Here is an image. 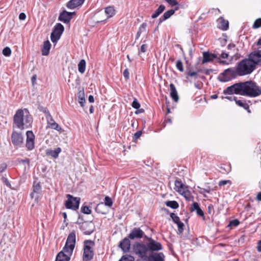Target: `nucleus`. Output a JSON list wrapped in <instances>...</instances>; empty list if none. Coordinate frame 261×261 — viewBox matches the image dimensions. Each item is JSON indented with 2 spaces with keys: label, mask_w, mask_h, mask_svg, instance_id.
Here are the masks:
<instances>
[{
  "label": "nucleus",
  "mask_w": 261,
  "mask_h": 261,
  "mask_svg": "<svg viewBox=\"0 0 261 261\" xmlns=\"http://www.w3.org/2000/svg\"><path fill=\"white\" fill-rule=\"evenodd\" d=\"M145 239L148 241V243L146 245L148 251L154 252L162 249V245L160 242H157L151 238H149L147 236H145Z\"/></svg>",
  "instance_id": "10"
},
{
  "label": "nucleus",
  "mask_w": 261,
  "mask_h": 261,
  "mask_svg": "<svg viewBox=\"0 0 261 261\" xmlns=\"http://www.w3.org/2000/svg\"><path fill=\"white\" fill-rule=\"evenodd\" d=\"M168 4H169L172 6H176L178 5V3L176 0H165Z\"/></svg>",
  "instance_id": "59"
},
{
  "label": "nucleus",
  "mask_w": 261,
  "mask_h": 261,
  "mask_svg": "<svg viewBox=\"0 0 261 261\" xmlns=\"http://www.w3.org/2000/svg\"><path fill=\"white\" fill-rule=\"evenodd\" d=\"M170 89L171 97L175 102H177L179 98L175 86L173 84H170Z\"/></svg>",
  "instance_id": "20"
},
{
  "label": "nucleus",
  "mask_w": 261,
  "mask_h": 261,
  "mask_svg": "<svg viewBox=\"0 0 261 261\" xmlns=\"http://www.w3.org/2000/svg\"><path fill=\"white\" fill-rule=\"evenodd\" d=\"M237 75V69L236 68V70H234L229 68L225 69L223 72L220 75L219 80L222 82H226L235 78Z\"/></svg>",
  "instance_id": "8"
},
{
  "label": "nucleus",
  "mask_w": 261,
  "mask_h": 261,
  "mask_svg": "<svg viewBox=\"0 0 261 261\" xmlns=\"http://www.w3.org/2000/svg\"><path fill=\"white\" fill-rule=\"evenodd\" d=\"M166 204L167 206L173 209H176L179 206L178 203L176 201H168L166 202Z\"/></svg>",
  "instance_id": "29"
},
{
  "label": "nucleus",
  "mask_w": 261,
  "mask_h": 261,
  "mask_svg": "<svg viewBox=\"0 0 261 261\" xmlns=\"http://www.w3.org/2000/svg\"><path fill=\"white\" fill-rule=\"evenodd\" d=\"M81 211L85 214H90L91 213V210L87 206H82Z\"/></svg>",
  "instance_id": "47"
},
{
  "label": "nucleus",
  "mask_w": 261,
  "mask_h": 261,
  "mask_svg": "<svg viewBox=\"0 0 261 261\" xmlns=\"http://www.w3.org/2000/svg\"><path fill=\"white\" fill-rule=\"evenodd\" d=\"M198 188L200 189V191H199V193L202 194L204 197H206L205 193H210L211 188L210 187H207V188H201L199 187H198Z\"/></svg>",
  "instance_id": "33"
},
{
  "label": "nucleus",
  "mask_w": 261,
  "mask_h": 261,
  "mask_svg": "<svg viewBox=\"0 0 261 261\" xmlns=\"http://www.w3.org/2000/svg\"><path fill=\"white\" fill-rule=\"evenodd\" d=\"M123 75L124 77V78L126 80L128 79L129 78V73L128 71V69L127 68H126L123 72Z\"/></svg>",
  "instance_id": "58"
},
{
  "label": "nucleus",
  "mask_w": 261,
  "mask_h": 261,
  "mask_svg": "<svg viewBox=\"0 0 261 261\" xmlns=\"http://www.w3.org/2000/svg\"><path fill=\"white\" fill-rule=\"evenodd\" d=\"M178 9V7H176V8L174 9H171L167 11H166L163 16H171L172 15L174 14V12L175 10H176Z\"/></svg>",
  "instance_id": "49"
},
{
  "label": "nucleus",
  "mask_w": 261,
  "mask_h": 261,
  "mask_svg": "<svg viewBox=\"0 0 261 261\" xmlns=\"http://www.w3.org/2000/svg\"><path fill=\"white\" fill-rule=\"evenodd\" d=\"M132 106L136 109H138L140 107V104L136 98H134L132 103Z\"/></svg>",
  "instance_id": "52"
},
{
  "label": "nucleus",
  "mask_w": 261,
  "mask_h": 261,
  "mask_svg": "<svg viewBox=\"0 0 261 261\" xmlns=\"http://www.w3.org/2000/svg\"><path fill=\"white\" fill-rule=\"evenodd\" d=\"M174 185V189L179 193L180 192H183V190H184L186 189L185 185L183 183H182L181 181H179L178 180H176L175 181Z\"/></svg>",
  "instance_id": "23"
},
{
  "label": "nucleus",
  "mask_w": 261,
  "mask_h": 261,
  "mask_svg": "<svg viewBox=\"0 0 261 261\" xmlns=\"http://www.w3.org/2000/svg\"><path fill=\"white\" fill-rule=\"evenodd\" d=\"M41 187L39 183L34 184L33 186V192L39 193L41 191Z\"/></svg>",
  "instance_id": "48"
},
{
  "label": "nucleus",
  "mask_w": 261,
  "mask_h": 261,
  "mask_svg": "<svg viewBox=\"0 0 261 261\" xmlns=\"http://www.w3.org/2000/svg\"><path fill=\"white\" fill-rule=\"evenodd\" d=\"M85 0H70L67 4L66 7L70 9H73L81 6Z\"/></svg>",
  "instance_id": "17"
},
{
  "label": "nucleus",
  "mask_w": 261,
  "mask_h": 261,
  "mask_svg": "<svg viewBox=\"0 0 261 261\" xmlns=\"http://www.w3.org/2000/svg\"><path fill=\"white\" fill-rule=\"evenodd\" d=\"M225 95L239 94L250 97L261 95V87L252 81L240 82L227 87L223 91Z\"/></svg>",
  "instance_id": "1"
},
{
  "label": "nucleus",
  "mask_w": 261,
  "mask_h": 261,
  "mask_svg": "<svg viewBox=\"0 0 261 261\" xmlns=\"http://www.w3.org/2000/svg\"><path fill=\"white\" fill-rule=\"evenodd\" d=\"M64 31V27L60 23H57L51 33L50 39L53 43H56L60 39Z\"/></svg>",
  "instance_id": "9"
},
{
  "label": "nucleus",
  "mask_w": 261,
  "mask_h": 261,
  "mask_svg": "<svg viewBox=\"0 0 261 261\" xmlns=\"http://www.w3.org/2000/svg\"><path fill=\"white\" fill-rule=\"evenodd\" d=\"M13 122L21 130L31 127L33 118L27 109H18L13 117Z\"/></svg>",
  "instance_id": "3"
},
{
  "label": "nucleus",
  "mask_w": 261,
  "mask_h": 261,
  "mask_svg": "<svg viewBox=\"0 0 261 261\" xmlns=\"http://www.w3.org/2000/svg\"><path fill=\"white\" fill-rule=\"evenodd\" d=\"M178 227V234L181 235L183 233L184 230V224L182 222H178V223H176Z\"/></svg>",
  "instance_id": "36"
},
{
  "label": "nucleus",
  "mask_w": 261,
  "mask_h": 261,
  "mask_svg": "<svg viewBox=\"0 0 261 261\" xmlns=\"http://www.w3.org/2000/svg\"><path fill=\"white\" fill-rule=\"evenodd\" d=\"M257 250L258 252H261V240L258 242Z\"/></svg>",
  "instance_id": "64"
},
{
  "label": "nucleus",
  "mask_w": 261,
  "mask_h": 261,
  "mask_svg": "<svg viewBox=\"0 0 261 261\" xmlns=\"http://www.w3.org/2000/svg\"><path fill=\"white\" fill-rule=\"evenodd\" d=\"M226 98H227V99L229 100L230 101H235L237 100V97H236V96H226L225 97Z\"/></svg>",
  "instance_id": "63"
},
{
  "label": "nucleus",
  "mask_w": 261,
  "mask_h": 261,
  "mask_svg": "<svg viewBox=\"0 0 261 261\" xmlns=\"http://www.w3.org/2000/svg\"><path fill=\"white\" fill-rule=\"evenodd\" d=\"M105 13L108 16H113L115 14V10L113 7L109 6L106 8Z\"/></svg>",
  "instance_id": "28"
},
{
  "label": "nucleus",
  "mask_w": 261,
  "mask_h": 261,
  "mask_svg": "<svg viewBox=\"0 0 261 261\" xmlns=\"http://www.w3.org/2000/svg\"><path fill=\"white\" fill-rule=\"evenodd\" d=\"M142 134V132L141 130L137 131L136 133H135L133 136V140H136L138 139H139L141 135Z\"/></svg>",
  "instance_id": "56"
},
{
  "label": "nucleus",
  "mask_w": 261,
  "mask_h": 261,
  "mask_svg": "<svg viewBox=\"0 0 261 261\" xmlns=\"http://www.w3.org/2000/svg\"><path fill=\"white\" fill-rule=\"evenodd\" d=\"M2 180L5 183L6 185L9 187V188H11V184L10 182L9 181V180H8V179L5 177H2Z\"/></svg>",
  "instance_id": "60"
},
{
  "label": "nucleus",
  "mask_w": 261,
  "mask_h": 261,
  "mask_svg": "<svg viewBox=\"0 0 261 261\" xmlns=\"http://www.w3.org/2000/svg\"><path fill=\"white\" fill-rule=\"evenodd\" d=\"M3 54L6 57H9L11 54V50L10 47H5L3 50Z\"/></svg>",
  "instance_id": "46"
},
{
  "label": "nucleus",
  "mask_w": 261,
  "mask_h": 261,
  "mask_svg": "<svg viewBox=\"0 0 261 261\" xmlns=\"http://www.w3.org/2000/svg\"><path fill=\"white\" fill-rule=\"evenodd\" d=\"M236 103L239 106L244 108L245 110H247L249 113H250V111L249 110V105L246 103L244 100H238L237 99L236 100Z\"/></svg>",
  "instance_id": "26"
},
{
  "label": "nucleus",
  "mask_w": 261,
  "mask_h": 261,
  "mask_svg": "<svg viewBox=\"0 0 261 261\" xmlns=\"http://www.w3.org/2000/svg\"><path fill=\"white\" fill-rule=\"evenodd\" d=\"M207 14L213 15H218L220 14V11L218 9H213L211 10H209Z\"/></svg>",
  "instance_id": "45"
},
{
  "label": "nucleus",
  "mask_w": 261,
  "mask_h": 261,
  "mask_svg": "<svg viewBox=\"0 0 261 261\" xmlns=\"http://www.w3.org/2000/svg\"><path fill=\"white\" fill-rule=\"evenodd\" d=\"M191 212L196 211L197 214L199 216H204V213L203 211L200 208L199 204L195 202H194L190 208Z\"/></svg>",
  "instance_id": "18"
},
{
  "label": "nucleus",
  "mask_w": 261,
  "mask_h": 261,
  "mask_svg": "<svg viewBox=\"0 0 261 261\" xmlns=\"http://www.w3.org/2000/svg\"><path fill=\"white\" fill-rule=\"evenodd\" d=\"M85 68L86 61L85 60L82 59L80 61V62L78 64L79 71L81 73H83L85 71Z\"/></svg>",
  "instance_id": "27"
},
{
  "label": "nucleus",
  "mask_w": 261,
  "mask_h": 261,
  "mask_svg": "<svg viewBox=\"0 0 261 261\" xmlns=\"http://www.w3.org/2000/svg\"><path fill=\"white\" fill-rule=\"evenodd\" d=\"M235 47H236V45L234 44H233V43H230V44H229L227 45V49L228 50H231L232 49H234Z\"/></svg>",
  "instance_id": "62"
},
{
  "label": "nucleus",
  "mask_w": 261,
  "mask_h": 261,
  "mask_svg": "<svg viewBox=\"0 0 261 261\" xmlns=\"http://www.w3.org/2000/svg\"><path fill=\"white\" fill-rule=\"evenodd\" d=\"M104 206V204L103 203L101 202V203H99L98 204H97V205L96 206V207H95V211L97 212V213H101V214H106V212H103L102 211H101V208L102 207Z\"/></svg>",
  "instance_id": "39"
},
{
  "label": "nucleus",
  "mask_w": 261,
  "mask_h": 261,
  "mask_svg": "<svg viewBox=\"0 0 261 261\" xmlns=\"http://www.w3.org/2000/svg\"><path fill=\"white\" fill-rule=\"evenodd\" d=\"M148 48V45L145 44H143L141 45L140 48L139 50V53H145Z\"/></svg>",
  "instance_id": "55"
},
{
  "label": "nucleus",
  "mask_w": 261,
  "mask_h": 261,
  "mask_svg": "<svg viewBox=\"0 0 261 261\" xmlns=\"http://www.w3.org/2000/svg\"><path fill=\"white\" fill-rule=\"evenodd\" d=\"M165 8V7L164 5H160L155 12L152 14L151 16H158L164 11Z\"/></svg>",
  "instance_id": "31"
},
{
  "label": "nucleus",
  "mask_w": 261,
  "mask_h": 261,
  "mask_svg": "<svg viewBox=\"0 0 261 261\" xmlns=\"http://www.w3.org/2000/svg\"><path fill=\"white\" fill-rule=\"evenodd\" d=\"M46 120L47 122V126H49L50 125V123L55 122L49 111H47V113Z\"/></svg>",
  "instance_id": "37"
},
{
  "label": "nucleus",
  "mask_w": 261,
  "mask_h": 261,
  "mask_svg": "<svg viewBox=\"0 0 261 261\" xmlns=\"http://www.w3.org/2000/svg\"><path fill=\"white\" fill-rule=\"evenodd\" d=\"M61 151V149L60 147H57L54 150L47 149L46 150V154L50 155L52 157L56 159L58 157L59 153Z\"/></svg>",
  "instance_id": "22"
},
{
  "label": "nucleus",
  "mask_w": 261,
  "mask_h": 261,
  "mask_svg": "<svg viewBox=\"0 0 261 261\" xmlns=\"http://www.w3.org/2000/svg\"><path fill=\"white\" fill-rule=\"evenodd\" d=\"M148 261H164V254L162 253L151 254L148 257Z\"/></svg>",
  "instance_id": "19"
},
{
  "label": "nucleus",
  "mask_w": 261,
  "mask_h": 261,
  "mask_svg": "<svg viewBox=\"0 0 261 261\" xmlns=\"http://www.w3.org/2000/svg\"><path fill=\"white\" fill-rule=\"evenodd\" d=\"M11 140L14 146L20 147L23 143V138L21 133L13 131L11 135Z\"/></svg>",
  "instance_id": "12"
},
{
  "label": "nucleus",
  "mask_w": 261,
  "mask_h": 261,
  "mask_svg": "<svg viewBox=\"0 0 261 261\" xmlns=\"http://www.w3.org/2000/svg\"><path fill=\"white\" fill-rule=\"evenodd\" d=\"M261 27V18L259 17L258 19H256L253 24V29H258Z\"/></svg>",
  "instance_id": "42"
},
{
  "label": "nucleus",
  "mask_w": 261,
  "mask_h": 261,
  "mask_svg": "<svg viewBox=\"0 0 261 261\" xmlns=\"http://www.w3.org/2000/svg\"><path fill=\"white\" fill-rule=\"evenodd\" d=\"M218 58L217 54L209 53L208 52H204L203 54L202 63L204 64L213 61L215 59Z\"/></svg>",
  "instance_id": "16"
},
{
  "label": "nucleus",
  "mask_w": 261,
  "mask_h": 261,
  "mask_svg": "<svg viewBox=\"0 0 261 261\" xmlns=\"http://www.w3.org/2000/svg\"><path fill=\"white\" fill-rule=\"evenodd\" d=\"M248 59L254 64L255 67L257 65H261V50L254 51L251 53L249 55Z\"/></svg>",
  "instance_id": "13"
},
{
  "label": "nucleus",
  "mask_w": 261,
  "mask_h": 261,
  "mask_svg": "<svg viewBox=\"0 0 261 261\" xmlns=\"http://www.w3.org/2000/svg\"><path fill=\"white\" fill-rule=\"evenodd\" d=\"M198 71H188L186 72V77L187 79H188L189 76L191 77H194V79H197L198 78Z\"/></svg>",
  "instance_id": "30"
},
{
  "label": "nucleus",
  "mask_w": 261,
  "mask_h": 261,
  "mask_svg": "<svg viewBox=\"0 0 261 261\" xmlns=\"http://www.w3.org/2000/svg\"><path fill=\"white\" fill-rule=\"evenodd\" d=\"M51 47V44L48 40L44 42L43 46L41 49L42 55L43 56H47L49 53Z\"/></svg>",
  "instance_id": "21"
},
{
  "label": "nucleus",
  "mask_w": 261,
  "mask_h": 261,
  "mask_svg": "<svg viewBox=\"0 0 261 261\" xmlns=\"http://www.w3.org/2000/svg\"><path fill=\"white\" fill-rule=\"evenodd\" d=\"M217 27L222 31H227L229 28V22L224 17H219L217 20Z\"/></svg>",
  "instance_id": "15"
},
{
  "label": "nucleus",
  "mask_w": 261,
  "mask_h": 261,
  "mask_svg": "<svg viewBox=\"0 0 261 261\" xmlns=\"http://www.w3.org/2000/svg\"><path fill=\"white\" fill-rule=\"evenodd\" d=\"M179 193L183 195L187 200H190L191 193L189 190L185 189L184 190H183V192H180Z\"/></svg>",
  "instance_id": "34"
},
{
  "label": "nucleus",
  "mask_w": 261,
  "mask_h": 261,
  "mask_svg": "<svg viewBox=\"0 0 261 261\" xmlns=\"http://www.w3.org/2000/svg\"><path fill=\"white\" fill-rule=\"evenodd\" d=\"M240 221L238 219H234L229 222L228 226H237L239 225Z\"/></svg>",
  "instance_id": "53"
},
{
  "label": "nucleus",
  "mask_w": 261,
  "mask_h": 261,
  "mask_svg": "<svg viewBox=\"0 0 261 261\" xmlns=\"http://www.w3.org/2000/svg\"><path fill=\"white\" fill-rule=\"evenodd\" d=\"M72 17H59V20L65 23H69Z\"/></svg>",
  "instance_id": "54"
},
{
  "label": "nucleus",
  "mask_w": 261,
  "mask_h": 261,
  "mask_svg": "<svg viewBox=\"0 0 261 261\" xmlns=\"http://www.w3.org/2000/svg\"><path fill=\"white\" fill-rule=\"evenodd\" d=\"M129 240L130 239L127 237L124 238L119 243V247L124 252H127L130 249V242Z\"/></svg>",
  "instance_id": "14"
},
{
  "label": "nucleus",
  "mask_w": 261,
  "mask_h": 261,
  "mask_svg": "<svg viewBox=\"0 0 261 261\" xmlns=\"http://www.w3.org/2000/svg\"><path fill=\"white\" fill-rule=\"evenodd\" d=\"M133 250L135 253L141 258L146 257L148 251L146 244L138 242L134 244Z\"/></svg>",
  "instance_id": "6"
},
{
  "label": "nucleus",
  "mask_w": 261,
  "mask_h": 261,
  "mask_svg": "<svg viewBox=\"0 0 261 261\" xmlns=\"http://www.w3.org/2000/svg\"><path fill=\"white\" fill-rule=\"evenodd\" d=\"M93 17H90L88 19V23L92 27H94L95 25H96V24L97 23H101V22H104L106 20H97L96 21H95L94 23L93 22Z\"/></svg>",
  "instance_id": "43"
},
{
  "label": "nucleus",
  "mask_w": 261,
  "mask_h": 261,
  "mask_svg": "<svg viewBox=\"0 0 261 261\" xmlns=\"http://www.w3.org/2000/svg\"><path fill=\"white\" fill-rule=\"evenodd\" d=\"M66 197L67 199L65 202V206L66 208L74 211L77 210L80 203V198L74 197L70 194H67Z\"/></svg>",
  "instance_id": "7"
},
{
  "label": "nucleus",
  "mask_w": 261,
  "mask_h": 261,
  "mask_svg": "<svg viewBox=\"0 0 261 261\" xmlns=\"http://www.w3.org/2000/svg\"><path fill=\"white\" fill-rule=\"evenodd\" d=\"M27 141H34L35 135L31 130H28L26 133Z\"/></svg>",
  "instance_id": "32"
},
{
  "label": "nucleus",
  "mask_w": 261,
  "mask_h": 261,
  "mask_svg": "<svg viewBox=\"0 0 261 261\" xmlns=\"http://www.w3.org/2000/svg\"><path fill=\"white\" fill-rule=\"evenodd\" d=\"M26 147L29 150H32L34 148V141H26Z\"/></svg>",
  "instance_id": "51"
},
{
  "label": "nucleus",
  "mask_w": 261,
  "mask_h": 261,
  "mask_svg": "<svg viewBox=\"0 0 261 261\" xmlns=\"http://www.w3.org/2000/svg\"><path fill=\"white\" fill-rule=\"evenodd\" d=\"M238 76H244L251 74L255 69L254 64L248 58L243 59L237 66Z\"/></svg>",
  "instance_id": "4"
},
{
  "label": "nucleus",
  "mask_w": 261,
  "mask_h": 261,
  "mask_svg": "<svg viewBox=\"0 0 261 261\" xmlns=\"http://www.w3.org/2000/svg\"><path fill=\"white\" fill-rule=\"evenodd\" d=\"M48 127L58 131L61 130V127L56 122H54L52 123H50V125Z\"/></svg>",
  "instance_id": "44"
},
{
  "label": "nucleus",
  "mask_w": 261,
  "mask_h": 261,
  "mask_svg": "<svg viewBox=\"0 0 261 261\" xmlns=\"http://www.w3.org/2000/svg\"><path fill=\"white\" fill-rule=\"evenodd\" d=\"M75 14V12H69L65 10L63 11L59 15V16H72Z\"/></svg>",
  "instance_id": "41"
},
{
  "label": "nucleus",
  "mask_w": 261,
  "mask_h": 261,
  "mask_svg": "<svg viewBox=\"0 0 261 261\" xmlns=\"http://www.w3.org/2000/svg\"><path fill=\"white\" fill-rule=\"evenodd\" d=\"M230 52L226 53L224 51H222V53L220 54V56L218 58L219 60L218 61L220 64H228V63L226 62L224 59H226L228 58L229 54Z\"/></svg>",
  "instance_id": "25"
},
{
  "label": "nucleus",
  "mask_w": 261,
  "mask_h": 261,
  "mask_svg": "<svg viewBox=\"0 0 261 261\" xmlns=\"http://www.w3.org/2000/svg\"><path fill=\"white\" fill-rule=\"evenodd\" d=\"M76 242V233L72 231L68 236L63 250L56 256L55 261H69L72 254Z\"/></svg>",
  "instance_id": "2"
},
{
  "label": "nucleus",
  "mask_w": 261,
  "mask_h": 261,
  "mask_svg": "<svg viewBox=\"0 0 261 261\" xmlns=\"http://www.w3.org/2000/svg\"><path fill=\"white\" fill-rule=\"evenodd\" d=\"M170 217L172 218L173 221L175 223H177L178 222H180L179 218L178 216H177L176 214H175L173 213H172L170 214Z\"/></svg>",
  "instance_id": "50"
},
{
  "label": "nucleus",
  "mask_w": 261,
  "mask_h": 261,
  "mask_svg": "<svg viewBox=\"0 0 261 261\" xmlns=\"http://www.w3.org/2000/svg\"><path fill=\"white\" fill-rule=\"evenodd\" d=\"M78 101L82 107H84L86 102L84 90H80L77 93Z\"/></svg>",
  "instance_id": "24"
},
{
  "label": "nucleus",
  "mask_w": 261,
  "mask_h": 261,
  "mask_svg": "<svg viewBox=\"0 0 261 261\" xmlns=\"http://www.w3.org/2000/svg\"><path fill=\"white\" fill-rule=\"evenodd\" d=\"M105 203L104 205L111 207L113 205V201L112 199L109 196H106L105 198Z\"/></svg>",
  "instance_id": "35"
},
{
  "label": "nucleus",
  "mask_w": 261,
  "mask_h": 261,
  "mask_svg": "<svg viewBox=\"0 0 261 261\" xmlns=\"http://www.w3.org/2000/svg\"><path fill=\"white\" fill-rule=\"evenodd\" d=\"M7 168L6 163H3L0 165V174L4 172Z\"/></svg>",
  "instance_id": "57"
},
{
  "label": "nucleus",
  "mask_w": 261,
  "mask_h": 261,
  "mask_svg": "<svg viewBox=\"0 0 261 261\" xmlns=\"http://www.w3.org/2000/svg\"><path fill=\"white\" fill-rule=\"evenodd\" d=\"M119 261H134L133 256L128 255H123Z\"/></svg>",
  "instance_id": "38"
},
{
  "label": "nucleus",
  "mask_w": 261,
  "mask_h": 261,
  "mask_svg": "<svg viewBox=\"0 0 261 261\" xmlns=\"http://www.w3.org/2000/svg\"><path fill=\"white\" fill-rule=\"evenodd\" d=\"M95 243L94 241L90 240H86L83 243V260L89 261L93 259L94 256V250Z\"/></svg>",
  "instance_id": "5"
},
{
  "label": "nucleus",
  "mask_w": 261,
  "mask_h": 261,
  "mask_svg": "<svg viewBox=\"0 0 261 261\" xmlns=\"http://www.w3.org/2000/svg\"><path fill=\"white\" fill-rule=\"evenodd\" d=\"M176 67L179 71H180V72L184 71L183 64L181 60H178L177 61V62L176 63Z\"/></svg>",
  "instance_id": "40"
},
{
  "label": "nucleus",
  "mask_w": 261,
  "mask_h": 261,
  "mask_svg": "<svg viewBox=\"0 0 261 261\" xmlns=\"http://www.w3.org/2000/svg\"><path fill=\"white\" fill-rule=\"evenodd\" d=\"M230 181L229 180H221L219 182V186H222L226 185L228 182H230Z\"/></svg>",
  "instance_id": "61"
},
{
  "label": "nucleus",
  "mask_w": 261,
  "mask_h": 261,
  "mask_svg": "<svg viewBox=\"0 0 261 261\" xmlns=\"http://www.w3.org/2000/svg\"><path fill=\"white\" fill-rule=\"evenodd\" d=\"M145 236H147L140 227H134L131 230L127 237L130 240H134L142 238L145 239Z\"/></svg>",
  "instance_id": "11"
}]
</instances>
